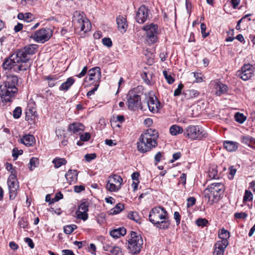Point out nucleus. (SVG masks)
Instances as JSON below:
<instances>
[{"label": "nucleus", "mask_w": 255, "mask_h": 255, "mask_svg": "<svg viewBox=\"0 0 255 255\" xmlns=\"http://www.w3.org/2000/svg\"><path fill=\"white\" fill-rule=\"evenodd\" d=\"M18 81L17 76L10 74L6 75L5 81L0 86V97L2 103L11 101V98L17 92Z\"/></svg>", "instance_id": "1"}, {"label": "nucleus", "mask_w": 255, "mask_h": 255, "mask_svg": "<svg viewBox=\"0 0 255 255\" xmlns=\"http://www.w3.org/2000/svg\"><path fill=\"white\" fill-rule=\"evenodd\" d=\"M158 137V133L157 130L152 128L147 129L140 135L137 143L138 151L144 153L156 147L157 145L156 140Z\"/></svg>", "instance_id": "2"}, {"label": "nucleus", "mask_w": 255, "mask_h": 255, "mask_svg": "<svg viewBox=\"0 0 255 255\" xmlns=\"http://www.w3.org/2000/svg\"><path fill=\"white\" fill-rule=\"evenodd\" d=\"M2 66L5 70H12L13 71L16 73L25 71L29 67L27 63L23 62L21 59L17 56L16 53L6 58Z\"/></svg>", "instance_id": "3"}, {"label": "nucleus", "mask_w": 255, "mask_h": 255, "mask_svg": "<svg viewBox=\"0 0 255 255\" xmlns=\"http://www.w3.org/2000/svg\"><path fill=\"white\" fill-rule=\"evenodd\" d=\"M224 185L221 183H213L204 190V197L210 204L217 202L223 193Z\"/></svg>", "instance_id": "4"}, {"label": "nucleus", "mask_w": 255, "mask_h": 255, "mask_svg": "<svg viewBox=\"0 0 255 255\" xmlns=\"http://www.w3.org/2000/svg\"><path fill=\"white\" fill-rule=\"evenodd\" d=\"M128 243V248L131 254L134 255L140 252L143 245V240L140 235H138L136 233L131 231Z\"/></svg>", "instance_id": "5"}, {"label": "nucleus", "mask_w": 255, "mask_h": 255, "mask_svg": "<svg viewBox=\"0 0 255 255\" xmlns=\"http://www.w3.org/2000/svg\"><path fill=\"white\" fill-rule=\"evenodd\" d=\"M127 105L128 109L134 111L139 109H143L140 96L135 91L130 90L127 94Z\"/></svg>", "instance_id": "6"}, {"label": "nucleus", "mask_w": 255, "mask_h": 255, "mask_svg": "<svg viewBox=\"0 0 255 255\" xmlns=\"http://www.w3.org/2000/svg\"><path fill=\"white\" fill-rule=\"evenodd\" d=\"M73 21L76 26L81 31L86 32L90 29V23L87 18L84 17V13L76 11L73 13Z\"/></svg>", "instance_id": "7"}, {"label": "nucleus", "mask_w": 255, "mask_h": 255, "mask_svg": "<svg viewBox=\"0 0 255 255\" xmlns=\"http://www.w3.org/2000/svg\"><path fill=\"white\" fill-rule=\"evenodd\" d=\"M168 216V213L166 210L160 206L152 208L149 212L148 216L149 221L153 225L159 221L165 219Z\"/></svg>", "instance_id": "8"}, {"label": "nucleus", "mask_w": 255, "mask_h": 255, "mask_svg": "<svg viewBox=\"0 0 255 255\" xmlns=\"http://www.w3.org/2000/svg\"><path fill=\"white\" fill-rule=\"evenodd\" d=\"M52 35V30L49 28H41L35 32L30 37L36 42L44 43L47 41Z\"/></svg>", "instance_id": "9"}, {"label": "nucleus", "mask_w": 255, "mask_h": 255, "mask_svg": "<svg viewBox=\"0 0 255 255\" xmlns=\"http://www.w3.org/2000/svg\"><path fill=\"white\" fill-rule=\"evenodd\" d=\"M202 128L197 126H189L187 127L184 132V135L192 140L201 139L203 137L206 136L205 133Z\"/></svg>", "instance_id": "10"}, {"label": "nucleus", "mask_w": 255, "mask_h": 255, "mask_svg": "<svg viewBox=\"0 0 255 255\" xmlns=\"http://www.w3.org/2000/svg\"><path fill=\"white\" fill-rule=\"evenodd\" d=\"M37 48L38 46L36 44L28 45L23 48L19 50L16 53L17 56H19L23 62L27 63L29 59V56L35 53L37 50Z\"/></svg>", "instance_id": "11"}, {"label": "nucleus", "mask_w": 255, "mask_h": 255, "mask_svg": "<svg viewBox=\"0 0 255 255\" xmlns=\"http://www.w3.org/2000/svg\"><path fill=\"white\" fill-rule=\"evenodd\" d=\"M123 179L117 174L109 176L107 181L106 188L111 192H117L121 187Z\"/></svg>", "instance_id": "12"}, {"label": "nucleus", "mask_w": 255, "mask_h": 255, "mask_svg": "<svg viewBox=\"0 0 255 255\" xmlns=\"http://www.w3.org/2000/svg\"><path fill=\"white\" fill-rule=\"evenodd\" d=\"M7 185L9 190V197L10 200L15 198L17 191L19 189L18 182L17 181L16 175H10L7 179Z\"/></svg>", "instance_id": "13"}, {"label": "nucleus", "mask_w": 255, "mask_h": 255, "mask_svg": "<svg viewBox=\"0 0 255 255\" xmlns=\"http://www.w3.org/2000/svg\"><path fill=\"white\" fill-rule=\"evenodd\" d=\"M142 29L146 31V41L150 44L155 43L157 40V25L151 23L143 27Z\"/></svg>", "instance_id": "14"}, {"label": "nucleus", "mask_w": 255, "mask_h": 255, "mask_svg": "<svg viewBox=\"0 0 255 255\" xmlns=\"http://www.w3.org/2000/svg\"><path fill=\"white\" fill-rule=\"evenodd\" d=\"M146 103L149 110L153 113H158L160 108V103L154 95L146 97Z\"/></svg>", "instance_id": "15"}, {"label": "nucleus", "mask_w": 255, "mask_h": 255, "mask_svg": "<svg viewBox=\"0 0 255 255\" xmlns=\"http://www.w3.org/2000/svg\"><path fill=\"white\" fill-rule=\"evenodd\" d=\"M254 72L252 65L245 64L242 67L241 71L239 72V76L243 80L247 81L253 76Z\"/></svg>", "instance_id": "16"}, {"label": "nucleus", "mask_w": 255, "mask_h": 255, "mask_svg": "<svg viewBox=\"0 0 255 255\" xmlns=\"http://www.w3.org/2000/svg\"><path fill=\"white\" fill-rule=\"evenodd\" d=\"M210 86L215 90V94L220 96L225 93L227 91V86L218 80L212 81L210 83Z\"/></svg>", "instance_id": "17"}, {"label": "nucleus", "mask_w": 255, "mask_h": 255, "mask_svg": "<svg viewBox=\"0 0 255 255\" xmlns=\"http://www.w3.org/2000/svg\"><path fill=\"white\" fill-rule=\"evenodd\" d=\"M148 9L144 5L141 6L138 10L136 15V19L139 23H144L148 16Z\"/></svg>", "instance_id": "18"}, {"label": "nucleus", "mask_w": 255, "mask_h": 255, "mask_svg": "<svg viewBox=\"0 0 255 255\" xmlns=\"http://www.w3.org/2000/svg\"><path fill=\"white\" fill-rule=\"evenodd\" d=\"M89 81H94V82H98L101 77V70L98 67H95L91 69L89 71Z\"/></svg>", "instance_id": "19"}, {"label": "nucleus", "mask_w": 255, "mask_h": 255, "mask_svg": "<svg viewBox=\"0 0 255 255\" xmlns=\"http://www.w3.org/2000/svg\"><path fill=\"white\" fill-rule=\"evenodd\" d=\"M228 245L226 244V241H225L224 243L218 241L215 245L213 255H224L225 249Z\"/></svg>", "instance_id": "20"}, {"label": "nucleus", "mask_w": 255, "mask_h": 255, "mask_svg": "<svg viewBox=\"0 0 255 255\" xmlns=\"http://www.w3.org/2000/svg\"><path fill=\"white\" fill-rule=\"evenodd\" d=\"M65 176L70 184L75 183L77 181L78 172L76 170L69 169Z\"/></svg>", "instance_id": "21"}, {"label": "nucleus", "mask_w": 255, "mask_h": 255, "mask_svg": "<svg viewBox=\"0 0 255 255\" xmlns=\"http://www.w3.org/2000/svg\"><path fill=\"white\" fill-rule=\"evenodd\" d=\"M59 77L56 75H50L44 76L43 79L47 81L49 87H53L59 82Z\"/></svg>", "instance_id": "22"}, {"label": "nucleus", "mask_w": 255, "mask_h": 255, "mask_svg": "<svg viewBox=\"0 0 255 255\" xmlns=\"http://www.w3.org/2000/svg\"><path fill=\"white\" fill-rule=\"evenodd\" d=\"M68 129L74 133L80 134L84 130V126L80 123H75L69 126Z\"/></svg>", "instance_id": "23"}, {"label": "nucleus", "mask_w": 255, "mask_h": 255, "mask_svg": "<svg viewBox=\"0 0 255 255\" xmlns=\"http://www.w3.org/2000/svg\"><path fill=\"white\" fill-rule=\"evenodd\" d=\"M35 141V137L31 134H26L20 138V142L27 146H33Z\"/></svg>", "instance_id": "24"}, {"label": "nucleus", "mask_w": 255, "mask_h": 255, "mask_svg": "<svg viewBox=\"0 0 255 255\" xmlns=\"http://www.w3.org/2000/svg\"><path fill=\"white\" fill-rule=\"evenodd\" d=\"M117 23L119 30L121 32H125L128 25L127 24L126 19L122 16H119L117 18Z\"/></svg>", "instance_id": "25"}, {"label": "nucleus", "mask_w": 255, "mask_h": 255, "mask_svg": "<svg viewBox=\"0 0 255 255\" xmlns=\"http://www.w3.org/2000/svg\"><path fill=\"white\" fill-rule=\"evenodd\" d=\"M170 225V222L169 219V216L166 217L165 219H163L154 225L157 228L162 230H166L169 228Z\"/></svg>", "instance_id": "26"}, {"label": "nucleus", "mask_w": 255, "mask_h": 255, "mask_svg": "<svg viewBox=\"0 0 255 255\" xmlns=\"http://www.w3.org/2000/svg\"><path fill=\"white\" fill-rule=\"evenodd\" d=\"M126 234V229L123 228L114 229L110 232V235L114 238L117 239Z\"/></svg>", "instance_id": "27"}, {"label": "nucleus", "mask_w": 255, "mask_h": 255, "mask_svg": "<svg viewBox=\"0 0 255 255\" xmlns=\"http://www.w3.org/2000/svg\"><path fill=\"white\" fill-rule=\"evenodd\" d=\"M75 82V80L72 77L68 78L66 81L63 83L59 87L60 91H68Z\"/></svg>", "instance_id": "28"}, {"label": "nucleus", "mask_w": 255, "mask_h": 255, "mask_svg": "<svg viewBox=\"0 0 255 255\" xmlns=\"http://www.w3.org/2000/svg\"><path fill=\"white\" fill-rule=\"evenodd\" d=\"M199 92L194 89L187 90L183 93V98L185 99H190L197 97L199 95Z\"/></svg>", "instance_id": "29"}, {"label": "nucleus", "mask_w": 255, "mask_h": 255, "mask_svg": "<svg viewBox=\"0 0 255 255\" xmlns=\"http://www.w3.org/2000/svg\"><path fill=\"white\" fill-rule=\"evenodd\" d=\"M224 147L229 151H235L237 148V143L231 141H226L224 142Z\"/></svg>", "instance_id": "30"}, {"label": "nucleus", "mask_w": 255, "mask_h": 255, "mask_svg": "<svg viewBox=\"0 0 255 255\" xmlns=\"http://www.w3.org/2000/svg\"><path fill=\"white\" fill-rule=\"evenodd\" d=\"M229 235L230 234L228 231L224 229H221L218 234L219 238L221 239V240L219 241L224 243L225 241H226V244H228V239L229 238Z\"/></svg>", "instance_id": "31"}, {"label": "nucleus", "mask_w": 255, "mask_h": 255, "mask_svg": "<svg viewBox=\"0 0 255 255\" xmlns=\"http://www.w3.org/2000/svg\"><path fill=\"white\" fill-rule=\"evenodd\" d=\"M241 140L243 143L250 145L252 143H255V138L250 136L245 135L241 137Z\"/></svg>", "instance_id": "32"}, {"label": "nucleus", "mask_w": 255, "mask_h": 255, "mask_svg": "<svg viewBox=\"0 0 255 255\" xmlns=\"http://www.w3.org/2000/svg\"><path fill=\"white\" fill-rule=\"evenodd\" d=\"M52 163L54 164V167L58 168L63 165H65L67 161L63 158H55L52 160Z\"/></svg>", "instance_id": "33"}, {"label": "nucleus", "mask_w": 255, "mask_h": 255, "mask_svg": "<svg viewBox=\"0 0 255 255\" xmlns=\"http://www.w3.org/2000/svg\"><path fill=\"white\" fill-rule=\"evenodd\" d=\"M128 217L129 219L134 221L137 223L140 224L141 219L137 212L131 211L128 214Z\"/></svg>", "instance_id": "34"}, {"label": "nucleus", "mask_w": 255, "mask_h": 255, "mask_svg": "<svg viewBox=\"0 0 255 255\" xmlns=\"http://www.w3.org/2000/svg\"><path fill=\"white\" fill-rule=\"evenodd\" d=\"M182 131V128L177 125L172 126L170 128V132L173 135H176Z\"/></svg>", "instance_id": "35"}, {"label": "nucleus", "mask_w": 255, "mask_h": 255, "mask_svg": "<svg viewBox=\"0 0 255 255\" xmlns=\"http://www.w3.org/2000/svg\"><path fill=\"white\" fill-rule=\"evenodd\" d=\"M38 164V160L36 157H32L30 159L28 163V169L32 171Z\"/></svg>", "instance_id": "36"}, {"label": "nucleus", "mask_w": 255, "mask_h": 255, "mask_svg": "<svg viewBox=\"0 0 255 255\" xmlns=\"http://www.w3.org/2000/svg\"><path fill=\"white\" fill-rule=\"evenodd\" d=\"M124 204L122 203H118L117 205L111 209V212L112 214H117L120 213L124 209Z\"/></svg>", "instance_id": "37"}, {"label": "nucleus", "mask_w": 255, "mask_h": 255, "mask_svg": "<svg viewBox=\"0 0 255 255\" xmlns=\"http://www.w3.org/2000/svg\"><path fill=\"white\" fill-rule=\"evenodd\" d=\"M196 224L199 227H206L208 224V221L207 219L204 218H199L196 220Z\"/></svg>", "instance_id": "38"}, {"label": "nucleus", "mask_w": 255, "mask_h": 255, "mask_svg": "<svg viewBox=\"0 0 255 255\" xmlns=\"http://www.w3.org/2000/svg\"><path fill=\"white\" fill-rule=\"evenodd\" d=\"M77 228L75 225H67L64 227V232L66 234H70Z\"/></svg>", "instance_id": "39"}, {"label": "nucleus", "mask_w": 255, "mask_h": 255, "mask_svg": "<svg viewBox=\"0 0 255 255\" xmlns=\"http://www.w3.org/2000/svg\"><path fill=\"white\" fill-rule=\"evenodd\" d=\"M235 119L237 122L242 124L245 122L246 118L243 114L237 113L235 115Z\"/></svg>", "instance_id": "40"}, {"label": "nucleus", "mask_w": 255, "mask_h": 255, "mask_svg": "<svg viewBox=\"0 0 255 255\" xmlns=\"http://www.w3.org/2000/svg\"><path fill=\"white\" fill-rule=\"evenodd\" d=\"M111 255H124L122 249L118 246H114L111 253Z\"/></svg>", "instance_id": "41"}, {"label": "nucleus", "mask_w": 255, "mask_h": 255, "mask_svg": "<svg viewBox=\"0 0 255 255\" xmlns=\"http://www.w3.org/2000/svg\"><path fill=\"white\" fill-rule=\"evenodd\" d=\"M253 194L250 191L246 190L243 198L244 202L252 200L253 199Z\"/></svg>", "instance_id": "42"}, {"label": "nucleus", "mask_w": 255, "mask_h": 255, "mask_svg": "<svg viewBox=\"0 0 255 255\" xmlns=\"http://www.w3.org/2000/svg\"><path fill=\"white\" fill-rule=\"evenodd\" d=\"M163 74L168 84H171L173 83L174 81V78L170 74H169L166 71H163Z\"/></svg>", "instance_id": "43"}, {"label": "nucleus", "mask_w": 255, "mask_h": 255, "mask_svg": "<svg viewBox=\"0 0 255 255\" xmlns=\"http://www.w3.org/2000/svg\"><path fill=\"white\" fill-rule=\"evenodd\" d=\"M77 216L78 218L86 221L88 218V215L87 212L77 211Z\"/></svg>", "instance_id": "44"}, {"label": "nucleus", "mask_w": 255, "mask_h": 255, "mask_svg": "<svg viewBox=\"0 0 255 255\" xmlns=\"http://www.w3.org/2000/svg\"><path fill=\"white\" fill-rule=\"evenodd\" d=\"M5 167H6V169H7V170L10 172V173H11L10 175H16V170L11 163L6 162Z\"/></svg>", "instance_id": "45"}, {"label": "nucleus", "mask_w": 255, "mask_h": 255, "mask_svg": "<svg viewBox=\"0 0 255 255\" xmlns=\"http://www.w3.org/2000/svg\"><path fill=\"white\" fill-rule=\"evenodd\" d=\"M21 109L20 107H16L13 111V116L15 119L19 118L21 115Z\"/></svg>", "instance_id": "46"}, {"label": "nucleus", "mask_w": 255, "mask_h": 255, "mask_svg": "<svg viewBox=\"0 0 255 255\" xmlns=\"http://www.w3.org/2000/svg\"><path fill=\"white\" fill-rule=\"evenodd\" d=\"M23 151L18 150L17 148H14L12 150V156L14 160H16L18 155L22 154Z\"/></svg>", "instance_id": "47"}, {"label": "nucleus", "mask_w": 255, "mask_h": 255, "mask_svg": "<svg viewBox=\"0 0 255 255\" xmlns=\"http://www.w3.org/2000/svg\"><path fill=\"white\" fill-rule=\"evenodd\" d=\"M88 207H89V206H88L87 203L83 202V203H81L80 205V206H79L78 211H82L83 212H87L88 211Z\"/></svg>", "instance_id": "48"}, {"label": "nucleus", "mask_w": 255, "mask_h": 255, "mask_svg": "<svg viewBox=\"0 0 255 255\" xmlns=\"http://www.w3.org/2000/svg\"><path fill=\"white\" fill-rule=\"evenodd\" d=\"M102 43L103 45L108 47H111L112 46V41L110 38L105 37L102 39Z\"/></svg>", "instance_id": "49"}, {"label": "nucleus", "mask_w": 255, "mask_h": 255, "mask_svg": "<svg viewBox=\"0 0 255 255\" xmlns=\"http://www.w3.org/2000/svg\"><path fill=\"white\" fill-rule=\"evenodd\" d=\"M229 178L231 180L234 178V177L236 173L237 170L234 167V166H231L229 168Z\"/></svg>", "instance_id": "50"}, {"label": "nucleus", "mask_w": 255, "mask_h": 255, "mask_svg": "<svg viewBox=\"0 0 255 255\" xmlns=\"http://www.w3.org/2000/svg\"><path fill=\"white\" fill-rule=\"evenodd\" d=\"M183 85L182 83H180L178 85V88L174 91V96H178L181 93V91L183 88Z\"/></svg>", "instance_id": "51"}, {"label": "nucleus", "mask_w": 255, "mask_h": 255, "mask_svg": "<svg viewBox=\"0 0 255 255\" xmlns=\"http://www.w3.org/2000/svg\"><path fill=\"white\" fill-rule=\"evenodd\" d=\"M18 226L21 228H26L28 226V223L23 218H21L18 222Z\"/></svg>", "instance_id": "52"}, {"label": "nucleus", "mask_w": 255, "mask_h": 255, "mask_svg": "<svg viewBox=\"0 0 255 255\" xmlns=\"http://www.w3.org/2000/svg\"><path fill=\"white\" fill-rule=\"evenodd\" d=\"M96 157L95 153L86 154L85 155V159L87 162H90L92 160L94 159Z\"/></svg>", "instance_id": "53"}, {"label": "nucleus", "mask_w": 255, "mask_h": 255, "mask_svg": "<svg viewBox=\"0 0 255 255\" xmlns=\"http://www.w3.org/2000/svg\"><path fill=\"white\" fill-rule=\"evenodd\" d=\"M200 27H201V33L202 34V37L204 38L206 37L208 35L209 33L205 32L206 29V25L204 23H202L201 24Z\"/></svg>", "instance_id": "54"}, {"label": "nucleus", "mask_w": 255, "mask_h": 255, "mask_svg": "<svg viewBox=\"0 0 255 255\" xmlns=\"http://www.w3.org/2000/svg\"><path fill=\"white\" fill-rule=\"evenodd\" d=\"M90 134L88 132H85L83 134H81L80 139L82 141H88L90 138Z\"/></svg>", "instance_id": "55"}, {"label": "nucleus", "mask_w": 255, "mask_h": 255, "mask_svg": "<svg viewBox=\"0 0 255 255\" xmlns=\"http://www.w3.org/2000/svg\"><path fill=\"white\" fill-rule=\"evenodd\" d=\"M25 21L30 22L33 19V14L30 12H26L24 13Z\"/></svg>", "instance_id": "56"}, {"label": "nucleus", "mask_w": 255, "mask_h": 255, "mask_svg": "<svg viewBox=\"0 0 255 255\" xmlns=\"http://www.w3.org/2000/svg\"><path fill=\"white\" fill-rule=\"evenodd\" d=\"M195 202H196V199L194 197H189L187 199V207H189L193 206V205H194L195 204Z\"/></svg>", "instance_id": "57"}, {"label": "nucleus", "mask_w": 255, "mask_h": 255, "mask_svg": "<svg viewBox=\"0 0 255 255\" xmlns=\"http://www.w3.org/2000/svg\"><path fill=\"white\" fill-rule=\"evenodd\" d=\"M174 219L176 221L177 225H178L180 222L181 216L179 212L176 211L174 213Z\"/></svg>", "instance_id": "58"}, {"label": "nucleus", "mask_w": 255, "mask_h": 255, "mask_svg": "<svg viewBox=\"0 0 255 255\" xmlns=\"http://www.w3.org/2000/svg\"><path fill=\"white\" fill-rule=\"evenodd\" d=\"M113 120L116 122L117 121L122 123L125 121V118L123 115H118L116 117H113Z\"/></svg>", "instance_id": "59"}, {"label": "nucleus", "mask_w": 255, "mask_h": 255, "mask_svg": "<svg viewBox=\"0 0 255 255\" xmlns=\"http://www.w3.org/2000/svg\"><path fill=\"white\" fill-rule=\"evenodd\" d=\"M25 242L27 244L28 246L31 248L33 249L34 247V244L32 241V240L29 238H25Z\"/></svg>", "instance_id": "60"}, {"label": "nucleus", "mask_w": 255, "mask_h": 255, "mask_svg": "<svg viewBox=\"0 0 255 255\" xmlns=\"http://www.w3.org/2000/svg\"><path fill=\"white\" fill-rule=\"evenodd\" d=\"M85 190V187L83 185H76L74 186V191L76 193H80Z\"/></svg>", "instance_id": "61"}, {"label": "nucleus", "mask_w": 255, "mask_h": 255, "mask_svg": "<svg viewBox=\"0 0 255 255\" xmlns=\"http://www.w3.org/2000/svg\"><path fill=\"white\" fill-rule=\"evenodd\" d=\"M87 70H88V68L87 66H85L83 69H82V71L77 75H76V76L78 78H82L83 77V76H84L87 72Z\"/></svg>", "instance_id": "62"}, {"label": "nucleus", "mask_w": 255, "mask_h": 255, "mask_svg": "<svg viewBox=\"0 0 255 255\" xmlns=\"http://www.w3.org/2000/svg\"><path fill=\"white\" fill-rule=\"evenodd\" d=\"M234 216L236 218H238V219H241V218L244 219V218H246L247 217L246 214L245 213H243V212L236 213L235 214Z\"/></svg>", "instance_id": "63"}, {"label": "nucleus", "mask_w": 255, "mask_h": 255, "mask_svg": "<svg viewBox=\"0 0 255 255\" xmlns=\"http://www.w3.org/2000/svg\"><path fill=\"white\" fill-rule=\"evenodd\" d=\"M62 252L63 255H75L73 251L70 250H63Z\"/></svg>", "instance_id": "64"}]
</instances>
